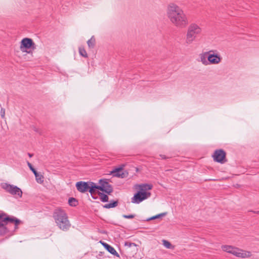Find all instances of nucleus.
Here are the masks:
<instances>
[{
	"label": "nucleus",
	"mask_w": 259,
	"mask_h": 259,
	"mask_svg": "<svg viewBox=\"0 0 259 259\" xmlns=\"http://www.w3.org/2000/svg\"><path fill=\"white\" fill-rule=\"evenodd\" d=\"M222 58L219 54L211 53L209 54L207 57L208 64H218L221 62Z\"/></svg>",
	"instance_id": "obj_12"
},
{
	"label": "nucleus",
	"mask_w": 259,
	"mask_h": 259,
	"mask_svg": "<svg viewBox=\"0 0 259 259\" xmlns=\"http://www.w3.org/2000/svg\"><path fill=\"white\" fill-rule=\"evenodd\" d=\"M166 212H164V213H160L159 214H157L156 215H155V216H153L150 218H149L147 220V221H150V220H154V219H158V218H159L160 217H164L166 215Z\"/></svg>",
	"instance_id": "obj_25"
},
{
	"label": "nucleus",
	"mask_w": 259,
	"mask_h": 259,
	"mask_svg": "<svg viewBox=\"0 0 259 259\" xmlns=\"http://www.w3.org/2000/svg\"><path fill=\"white\" fill-rule=\"evenodd\" d=\"M222 248L224 251L231 253L237 257L245 258L251 256V253L249 251H244L232 246L223 245Z\"/></svg>",
	"instance_id": "obj_4"
},
{
	"label": "nucleus",
	"mask_w": 259,
	"mask_h": 259,
	"mask_svg": "<svg viewBox=\"0 0 259 259\" xmlns=\"http://www.w3.org/2000/svg\"><path fill=\"white\" fill-rule=\"evenodd\" d=\"M27 165H28V167H29L30 169L33 172L34 175H35V174H36L37 172L36 171V170L33 168L32 164L29 162H27Z\"/></svg>",
	"instance_id": "obj_26"
},
{
	"label": "nucleus",
	"mask_w": 259,
	"mask_h": 259,
	"mask_svg": "<svg viewBox=\"0 0 259 259\" xmlns=\"http://www.w3.org/2000/svg\"><path fill=\"white\" fill-rule=\"evenodd\" d=\"M118 204V201H113L110 203L106 204L104 205V207L106 208H110L116 207Z\"/></svg>",
	"instance_id": "obj_19"
},
{
	"label": "nucleus",
	"mask_w": 259,
	"mask_h": 259,
	"mask_svg": "<svg viewBox=\"0 0 259 259\" xmlns=\"http://www.w3.org/2000/svg\"><path fill=\"white\" fill-rule=\"evenodd\" d=\"M99 195L102 202H107L108 201V196L107 195L102 193H99Z\"/></svg>",
	"instance_id": "obj_23"
},
{
	"label": "nucleus",
	"mask_w": 259,
	"mask_h": 259,
	"mask_svg": "<svg viewBox=\"0 0 259 259\" xmlns=\"http://www.w3.org/2000/svg\"><path fill=\"white\" fill-rule=\"evenodd\" d=\"M212 157L215 161L224 163L227 161L226 159V153L222 149L217 150L214 151Z\"/></svg>",
	"instance_id": "obj_10"
},
{
	"label": "nucleus",
	"mask_w": 259,
	"mask_h": 259,
	"mask_svg": "<svg viewBox=\"0 0 259 259\" xmlns=\"http://www.w3.org/2000/svg\"><path fill=\"white\" fill-rule=\"evenodd\" d=\"M102 243L103 245L104 246V247L110 253H111L112 254H113V255H115L116 256H117V257L119 256V254L117 252L116 250L112 246H111L109 244H107L106 243H105V242H103V243Z\"/></svg>",
	"instance_id": "obj_16"
},
{
	"label": "nucleus",
	"mask_w": 259,
	"mask_h": 259,
	"mask_svg": "<svg viewBox=\"0 0 259 259\" xmlns=\"http://www.w3.org/2000/svg\"><path fill=\"white\" fill-rule=\"evenodd\" d=\"M0 113L1 117L2 118H5L6 110L4 108H1Z\"/></svg>",
	"instance_id": "obj_27"
},
{
	"label": "nucleus",
	"mask_w": 259,
	"mask_h": 259,
	"mask_svg": "<svg viewBox=\"0 0 259 259\" xmlns=\"http://www.w3.org/2000/svg\"><path fill=\"white\" fill-rule=\"evenodd\" d=\"M21 221L13 216H8L6 213H0V235H4L11 231L6 227L9 223H14L15 230L18 229V226Z\"/></svg>",
	"instance_id": "obj_2"
},
{
	"label": "nucleus",
	"mask_w": 259,
	"mask_h": 259,
	"mask_svg": "<svg viewBox=\"0 0 259 259\" xmlns=\"http://www.w3.org/2000/svg\"><path fill=\"white\" fill-rule=\"evenodd\" d=\"M124 245L128 247H132L133 246H136V244L135 243H132L128 241L125 242Z\"/></svg>",
	"instance_id": "obj_28"
},
{
	"label": "nucleus",
	"mask_w": 259,
	"mask_h": 259,
	"mask_svg": "<svg viewBox=\"0 0 259 259\" xmlns=\"http://www.w3.org/2000/svg\"><path fill=\"white\" fill-rule=\"evenodd\" d=\"M35 46L32 39L29 38H24L21 41L20 50L23 52H26V49H29L31 48H34Z\"/></svg>",
	"instance_id": "obj_11"
},
{
	"label": "nucleus",
	"mask_w": 259,
	"mask_h": 259,
	"mask_svg": "<svg viewBox=\"0 0 259 259\" xmlns=\"http://www.w3.org/2000/svg\"><path fill=\"white\" fill-rule=\"evenodd\" d=\"M170 21L175 26L180 28L185 27L188 24L187 17H170Z\"/></svg>",
	"instance_id": "obj_8"
},
{
	"label": "nucleus",
	"mask_w": 259,
	"mask_h": 259,
	"mask_svg": "<svg viewBox=\"0 0 259 259\" xmlns=\"http://www.w3.org/2000/svg\"><path fill=\"white\" fill-rule=\"evenodd\" d=\"M89 183L85 182H78L76 184L77 190L81 193L87 192L89 189Z\"/></svg>",
	"instance_id": "obj_14"
},
{
	"label": "nucleus",
	"mask_w": 259,
	"mask_h": 259,
	"mask_svg": "<svg viewBox=\"0 0 259 259\" xmlns=\"http://www.w3.org/2000/svg\"><path fill=\"white\" fill-rule=\"evenodd\" d=\"M160 156L161 157V158L162 159H165L166 158V157L165 155H160Z\"/></svg>",
	"instance_id": "obj_31"
},
{
	"label": "nucleus",
	"mask_w": 259,
	"mask_h": 259,
	"mask_svg": "<svg viewBox=\"0 0 259 259\" xmlns=\"http://www.w3.org/2000/svg\"><path fill=\"white\" fill-rule=\"evenodd\" d=\"M2 188L13 195L18 196L19 197H21L22 196V190L16 186L3 183L2 184Z\"/></svg>",
	"instance_id": "obj_5"
},
{
	"label": "nucleus",
	"mask_w": 259,
	"mask_h": 259,
	"mask_svg": "<svg viewBox=\"0 0 259 259\" xmlns=\"http://www.w3.org/2000/svg\"><path fill=\"white\" fill-rule=\"evenodd\" d=\"M168 16H182L184 15L183 11L174 3H170L167 8Z\"/></svg>",
	"instance_id": "obj_6"
},
{
	"label": "nucleus",
	"mask_w": 259,
	"mask_h": 259,
	"mask_svg": "<svg viewBox=\"0 0 259 259\" xmlns=\"http://www.w3.org/2000/svg\"><path fill=\"white\" fill-rule=\"evenodd\" d=\"M79 54L83 57L87 58L88 57V54L86 52L85 49L83 48H79Z\"/></svg>",
	"instance_id": "obj_24"
},
{
	"label": "nucleus",
	"mask_w": 259,
	"mask_h": 259,
	"mask_svg": "<svg viewBox=\"0 0 259 259\" xmlns=\"http://www.w3.org/2000/svg\"><path fill=\"white\" fill-rule=\"evenodd\" d=\"M162 244L166 248L168 249H174V246H173L170 242L166 240H162Z\"/></svg>",
	"instance_id": "obj_21"
},
{
	"label": "nucleus",
	"mask_w": 259,
	"mask_h": 259,
	"mask_svg": "<svg viewBox=\"0 0 259 259\" xmlns=\"http://www.w3.org/2000/svg\"><path fill=\"white\" fill-rule=\"evenodd\" d=\"M89 191L93 194L95 192L96 189H98V186L93 182H89Z\"/></svg>",
	"instance_id": "obj_17"
},
{
	"label": "nucleus",
	"mask_w": 259,
	"mask_h": 259,
	"mask_svg": "<svg viewBox=\"0 0 259 259\" xmlns=\"http://www.w3.org/2000/svg\"><path fill=\"white\" fill-rule=\"evenodd\" d=\"M123 217L125 219H133L134 218V215L130 214V215H123Z\"/></svg>",
	"instance_id": "obj_30"
},
{
	"label": "nucleus",
	"mask_w": 259,
	"mask_h": 259,
	"mask_svg": "<svg viewBox=\"0 0 259 259\" xmlns=\"http://www.w3.org/2000/svg\"><path fill=\"white\" fill-rule=\"evenodd\" d=\"M68 203L71 206H75L77 204V201L75 198H70L68 200Z\"/></svg>",
	"instance_id": "obj_22"
},
{
	"label": "nucleus",
	"mask_w": 259,
	"mask_h": 259,
	"mask_svg": "<svg viewBox=\"0 0 259 259\" xmlns=\"http://www.w3.org/2000/svg\"><path fill=\"white\" fill-rule=\"evenodd\" d=\"M121 169V168H116L115 170H113L112 172L114 174V176H119V175L116 174V172L120 171Z\"/></svg>",
	"instance_id": "obj_29"
},
{
	"label": "nucleus",
	"mask_w": 259,
	"mask_h": 259,
	"mask_svg": "<svg viewBox=\"0 0 259 259\" xmlns=\"http://www.w3.org/2000/svg\"><path fill=\"white\" fill-rule=\"evenodd\" d=\"M215 51L214 50H210L208 52H205L202 53L199 55V61L201 62L203 65H207L208 64V60H207L208 55H209V53H214Z\"/></svg>",
	"instance_id": "obj_13"
},
{
	"label": "nucleus",
	"mask_w": 259,
	"mask_h": 259,
	"mask_svg": "<svg viewBox=\"0 0 259 259\" xmlns=\"http://www.w3.org/2000/svg\"><path fill=\"white\" fill-rule=\"evenodd\" d=\"M53 218L57 226L63 231H67L71 227V223L68 220L67 214L65 211L58 208L54 210Z\"/></svg>",
	"instance_id": "obj_1"
},
{
	"label": "nucleus",
	"mask_w": 259,
	"mask_h": 259,
	"mask_svg": "<svg viewBox=\"0 0 259 259\" xmlns=\"http://www.w3.org/2000/svg\"><path fill=\"white\" fill-rule=\"evenodd\" d=\"M135 188L136 189H139V191L146 192L147 190H151L153 186L149 184H142L135 185Z\"/></svg>",
	"instance_id": "obj_15"
},
{
	"label": "nucleus",
	"mask_w": 259,
	"mask_h": 259,
	"mask_svg": "<svg viewBox=\"0 0 259 259\" xmlns=\"http://www.w3.org/2000/svg\"><path fill=\"white\" fill-rule=\"evenodd\" d=\"M34 175L35 177L36 181L38 183L42 184L44 183V177L42 175L39 174V173L37 172Z\"/></svg>",
	"instance_id": "obj_18"
},
{
	"label": "nucleus",
	"mask_w": 259,
	"mask_h": 259,
	"mask_svg": "<svg viewBox=\"0 0 259 259\" xmlns=\"http://www.w3.org/2000/svg\"><path fill=\"white\" fill-rule=\"evenodd\" d=\"M95 41L96 40L94 36H92V37L87 41L88 47L90 48H93L95 45Z\"/></svg>",
	"instance_id": "obj_20"
},
{
	"label": "nucleus",
	"mask_w": 259,
	"mask_h": 259,
	"mask_svg": "<svg viewBox=\"0 0 259 259\" xmlns=\"http://www.w3.org/2000/svg\"><path fill=\"white\" fill-rule=\"evenodd\" d=\"M28 156H29V157H32V156H33V154H31V153H28Z\"/></svg>",
	"instance_id": "obj_32"
},
{
	"label": "nucleus",
	"mask_w": 259,
	"mask_h": 259,
	"mask_svg": "<svg viewBox=\"0 0 259 259\" xmlns=\"http://www.w3.org/2000/svg\"><path fill=\"white\" fill-rule=\"evenodd\" d=\"M99 184L100 185L98 186V190L108 194L113 192V188L111 185L109 184L108 180L101 179L99 181Z\"/></svg>",
	"instance_id": "obj_9"
},
{
	"label": "nucleus",
	"mask_w": 259,
	"mask_h": 259,
	"mask_svg": "<svg viewBox=\"0 0 259 259\" xmlns=\"http://www.w3.org/2000/svg\"><path fill=\"white\" fill-rule=\"evenodd\" d=\"M257 213H259V211H257Z\"/></svg>",
	"instance_id": "obj_33"
},
{
	"label": "nucleus",
	"mask_w": 259,
	"mask_h": 259,
	"mask_svg": "<svg viewBox=\"0 0 259 259\" xmlns=\"http://www.w3.org/2000/svg\"><path fill=\"white\" fill-rule=\"evenodd\" d=\"M151 196V193L148 192L138 191L132 198L131 202L133 203L139 204L143 200L148 198Z\"/></svg>",
	"instance_id": "obj_7"
},
{
	"label": "nucleus",
	"mask_w": 259,
	"mask_h": 259,
	"mask_svg": "<svg viewBox=\"0 0 259 259\" xmlns=\"http://www.w3.org/2000/svg\"><path fill=\"white\" fill-rule=\"evenodd\" d=\"M202 28L197 24L192 23L188 26L186 36L185 43L187 45H191L202 33Z\"/></svg>",
	"instance_id": "obj_3"
}]
</instances>
